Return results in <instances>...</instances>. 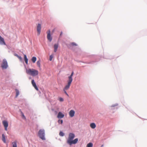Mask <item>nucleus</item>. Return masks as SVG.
<instances>
[{"label":"nucleus","mask_w":147,"mask_h":147,"mask_svg":"<svg viewBox=\"0 0 147 147\" xmlns=\"http://www.w3.org/2000/svg\"><path fill=\"white\" fill-rule=\"evenodd\" d=\"M66 90H63L64 91V93H65L66 95H67L68 96H69L68 95V94H67V92H66Z\"/></svg>","instance_id":"30"},{"label":"nucleus","mask_w":147,"mask_h":147,"mask_svg":"<svg viewBox=\"0 0 147 147\" xmlns=\"http://www.w3.org/2000/svg\"><path fill=\"white\" fill-rule=\"evenodd\" d=\"M104 145H102L101 146V147H103V146Z\"/></svg>","instance_id":"33"},{"label":"nucleus","mask_w":147,"mask_h":147,"mask_svg":"<svg viewBox=\"0 0 147 147\" xmlns=\"http://www.w3.org/2000/svg\"><path fill=\"white\" fill-rule=\"evenodd\" d=\"M70 46H77V45L75 42H72L70 43L69 45Z\"/></svg>","instance_id":"20"},{"label":"nucleus","mask_w":147,"mask_h":147,"mask_svg":"<svg viewBox=\"0 0 147 147\" xmlns=\"http://www.w3.org/2000/svg\"><path fill=\"white\" fill-rule=\"evenodd\" d=\"M0 44L1 45H5L4 39L0 36Z\"/></svg>","instance_id":"11"},{"label":"nucleus","mask_w":147,"mask_h":147,"mask_svg":"<svg viewBox=\"0 0 147 147\" xmlns=\"http://www.w3.org/2000/svg\"><path fill=\"white\" fill-rule=\"evenodd\" d=\"M26 73L33 76H35L38 75V70L33 69H26Z\"/></svg>","instance_id":"2"},{"label":"nucleus","mask_w":147,"mask_h":147,"mask_svg":"<svg viewBox=\"0 0 147 147\" xmlns=\"http://www.w3.org/2000/svg\"><path fill=\"white\" fill-rule=\"evenodd\" d=\"M31 83L33 86L34 87L36 90H38V89L37 86L36 84L34 82V80H32L31 81Z\"/></svg>","instance_id":"8"},{"label":"nucleus","mask_w":147,"mask_h":147,"mask_svg":"<svg viewBox=\"0 0 147 147\" xmlns=\"http://www.w3.org/2000/svg\"><path fill=\"white\" fill-rule=\"evenodd\" d=\"M17 57L19 58V59L20 61H22V57L21 56H19L18 55H17Z\"/></svg>","instance_id":"28"},{"label":"nucleus","mask_w":147,"mask_h":147,"mask_svg":"<svg viewBox=\"0 0 147 147\" xmlns=\"http://www.w3.org/2000/svg\"><path fill=\"white\" fill-rule=\"evenodd\" d=\"M64 116V115L61 112H59L57 117L58 118H62Z\"/></svg>","instance_id":"9"},{"label":"nucleus","mask_w":147,"mask_h":147,"mask_svg":"<svg viewBox=\"0 0 147 147\" xmlns=\"http://www.w3.org/2000/svg\"><path fill=\"white\" fill-rule=\"evenodd\" d=\"M75 111L73 110H71L70 111L69 113V115L71 117H73L74 115L75 114Z\"/></svg>","instance_id":"10"},{"label":"nucleus","mask_w":147,"mask_h":147,"mask_svg":"<svg viewBox=\"0 0 147 147\" xmlns=\"http://www.w3.org/2000/svg\"><path fill=\"white\" fill-rule=\"evenodd\" d=\"M37 31L38 32V35H39L40 34V32H41V24H38L37 26Z\"/></svg>","instance_id":"7"},{"label":"nucleus","mask_w":147,"mask_h":147,"mask_svg":"<svg viewBox=\"0 0 147 147\" xmlns=\"http://www.w3.org/2000/svg\"><path fill=\"white\" fill-rule=\"evenodd\" d=\"M53 58V55H51L50 56L49 60L50 61H51L52 60Z\"/></svg>","instance_id":"26"},{"label":"nucleus","mask_w":147,"mask_h":147,"mask_svg":"<svg viewBox=\"0 0 147 147\" xmlns=\"http://www.w3.org/2000/svg\"><path fill=\"white\" fill-rule=\"evenodd\" d=\"M22 118L24 119H26V117H25V116L24 115V114L22 113Z\"/></svg>","instance_id":"29"},{"label":"nucleus","mask_w":147,"mask_h":147,"mask_svg":"<svg viewBox=\"0 0 147 147\" xmlns=\"http://www.w3.org/2000/svg\"><path fill=\"white\" fill-rule=\"evenodd\" d=\"M5 127V130L6 131H7V127Z\"/></svg>","instance_id":"31"},{"label":"nucleus","mask_w":147,"mask_h":147,"mask_svg":"<svg viewBox=\"0 0 147 147\" xmlns=\"http://www.w3.org/2000/svg\"><path fill=\"white\" fill-rule=\"evenodd\" d=\"M36 57H33L32 59V61L33 63H35L36 61Z\"/></svg>","instance_id":"18"},{"label":"nucleus","mask_w":147,"mask_h":147,"mask_svg":"<svg viewBox=\"0 0 147 147\" xmlns=\"http://www.w3.org/2000/svg\"><path fill=\"white\" fill-rule=\"evenodd\" d=\"M2 140L4 142L6 143V140L5 138V136L4 134L2 135Z\"/></svg>","instance_id":"17"},{"label":"nucleus","mask_w":147,"mask_h":147,"mask_svg":"<svg viewBox=\"0 0 147 147\" xmlns=\"http://www.w3.org/2000/svg\"><path fill=\"white\" fill-rule=\"evenodd\" d=\"M58 47V45L57 44H55L54 45V52H56L57 51V49Z\"/></svg>","instance_id":"12"},{"label":"nucleus","mask_w":147,"mask_h":147,"mask_svg":"<svg viewBox=\"0 0 147 147\" xmlns=\"http://www.w3.org/2000/svg\"><path fill=\"white\" fill-rule=\"evenodd\" d=\"M3 124L4 127L8 126V123L6 121H3Z\"/></svg>","instance_id":"15"},{"label":"nucleus","mask_w":147,"mask_h":147,"mask_svg":"<svg viewBox=\"0 0 147 147\" xmlns=\"http://www.w3.org/2000/svg\"><path fill=\"white\" fill-rule=\"evenodd\" d=\"M38 136L39 138L43 140H46L45 137V131L44 129H40L38 132Z\"/></svg>","instance_id":"3"},{"label":"nucleus","mask_w":147,"mask_h":147,"mask_svg":"<svg viewBox=\"0 0 147 147\" xmlns=\"http://www.w3.org/2000/svg\"><path fill=\"white\" fill-rule=\"evenodd\" d=\"M62 33H63L62 32H61V33H60V36H61L62 34Z\"/></svg>","instance_id":"32"},{"label":"nucleus","mask_w":147,"mask_h":147,"mask_svg":"<svg viewBox=\"0 0 147 147\" xmlns=\"http://www.w3.org/2000/svg\"><path fill=\"white\" fill-rule=\"evenodd\" d=\"M59 135L60 136H64V134L62 131H60L59 133Z\"/></svg>","instance_id":"24"},{"label":"nucleus","mask_w":147,"mask_h":147,"mask_svg":"<svg viewBox=\"0 0 147 147\" xmlns=\"http://www.w3.org/2000/svg\"><path fill=\"white\" fill-rule=\"evenodd\" d=\"M47 39L50 42H51L52 40V37L51 35V31L50 30H49L47 31Z\"/></svg>","instance_id":"5"},{"label":"nucleus","mask_w":147,"mask_h":147,"mask_svg":"<svg viewBox=\"0 0 147 147\" xmlns=\"http://www.w3.org/2000/svg\"><path fill=\"white\" fill-rule=\"evenodd\" d=\"M13 147H17V142L15 141L12 143Z\"/></svg>","instance_id":"21"},{"label":"nucleus","mask_w":147,"mask_h":147,"mask_svg":"<svg viewBox=\"0 0 147 147\" xmlns=\"http://www.w3.org/2000/svg\"><path fill=\"white\" fill-rule=\"evenodd\" d=\"M71 82L68 81L67 84L64 88L63 90H67L69 88Z\"/></svg>","instance_id":"6"},{"label":"nucleus","mask_w":147,"mask_h":147,"mask_svg":"<svg viewBox=\"0 0 147 147\" xmlns=\"http://www.w3.org/2000/svg\"><path fill=\"white\" fill-rule=\"evenodd\" d=\"M73 74H74V72H72L71 73V74L70 76L68 77L69 80L68 81L72 82V81L73 80L72 77L73 76Z\"/></svg>","instance_id":"13"},{"label":"nucleus","mask_w":147,"mask_h":147,"mask_svg":"<svg viewBox=\"0 0 147 147\" xmlns=\"http://www.w3.org/2000/svg\"><path fill=\"white\" fill-rule=\"evenodd\" d=\"M59 100L61 102H63L64 100L61 97L59 98Z\"/></svg>","instance_id":"27"},{"label":"nucleus","mask_w":147,"mask_h":147,"mask_svg":"<svg viewBox=\"0 0 147 147\" xmlns=\"http://www.w3.org/2000/svg\"><path fill=\"white\" fill-rule=\"evenodd\" d=\"M90 126L92 129H94L96 127V125L95 123H90Z\"/></svg>","instance_id":"14"},{"label":"nucleus","mask_w":147,"mask_h":147,"mask_svg":"<svg viewBox=\"0 0 147 147\" xmlns=\"http://www.w3.org/2000/svg\"><path fill=\"white\" fill-rule=\"evenodd\" d=\"M15 90L16 91V97H17L19 95V90L17 89H16Z\"/></svg>","instance_id":"23"},{"label":"nucleus","mask_w":147,"mask_h":147,"mask_svg":"<svg viewBox=\"0 0 147 147\" xmlns=\"http://www.w3.org/2000/svg\"><path fill=\"white\" fill-rule=\"evenodd\" d=\"M75 136V135L74 134L72 133H69L67 140V143L71 145L72 144H75L77 143L78 140V138H76L74 140H73Z\"/></svg>","instance_id":"1"},{"label":"nucleus","mask_w":147,"mask_h":147,"mask_svg":"<svg viewBox=\"0 0 147 147\" xmlns=\"http://www.w3.org/2000/svg\"><path fill=\"white\" fill-rule=\"evenodd\" d=\"M58 122L59 123H60L61 124H62L63 123V121L62 120L59 119L58 121Z\"/></svg>","instance_id":"25"},{"label":"nucleus","mask_w":147,"mask_h":147,"mask_svg":"<svg viewBox=\"0 0 147 147\" xmlns=\"http://www.w3.org/2000/svg\"><path fill=\"white\" fill-rule=\"evenodd\" d=\"M24 60L26 63L28 64V59L27 58L26 56V55H24Z\"/></svg>","instance_id":"16"},{"label":"nucleus","mask_w":147,"mask_h":147,"mask_svg":"<svg viewBox=\"0 0 147 147\" xmlns=\"http://www.w3.org/2000/svg\"><path fill=\"white\" fill-rule=\"evenodd\" d=\"M40 60H39L37 62V65L39 68L40 67Z\"/></svg>","instance_id":"19"},{"label":"nucleus","mask_w":147,"mask_h":147,"mask_svg":"<svg viewBox=\"0 0 147 147\" xmlns=\"http://www.w3.org/2000/svg\"><path fill=\"white\" fill-rule=\"evenodd\" d=\"M17 55H16V56L17 57Z\"/></svg>","instance_id":"34"},{"label":"nucleus","mask_w":147,"mask_h":147,"mask_svg":"<svg viewBox=\"0 0 147 147\" xmlns=\"http://www.w3.org/2000/svg\"><path fill=\"white\" fill-rule=\"evenodd\" d=\"M93 144L92 143H89L87 145V147H92Z\"/></svg>","instance_id":"22"},{"label":"nucleus","mask_w":147,"mask_h":147,"mask_svg":"<svg viewBox=\"0 0 147 147\" xmlns=\"http://www.w3.org/2000/svg\"><path fill=\"white\" fill-rule=\"evenodd\" d=\"M1 66L2 68L4 69H6L7 67L8 66L7 63L5 59L3 60Z\"/></svg>","instance_id":"4"}]
</instances>
